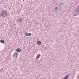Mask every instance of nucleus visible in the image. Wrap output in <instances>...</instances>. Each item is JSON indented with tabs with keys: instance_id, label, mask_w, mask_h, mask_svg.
<instances>
[{
	"instance_id": "nucleus-14",
	"label": "nucleus",
	"mask_w": 79,
	"mask_h": 79,
	"mask_svg": "<svg viewBox=\"0 0 79 79\" xmlns=\"http://www.w3.org/2000/svg\"><path fill=\"white\" fill-rule=\"evenodd\" d=\"M78 6H79V5L77 6V7H78Z\"/></svg>"
},
{
	"instance_id": "nucleus-6",
	"label": "nucleus",
	"mask_w": 79,
	"mask_h": 79,
	"mask_svg": "<svg viewBox=\"0 0 79 79\" xmlns=\"http://www.w3.org/2000/svg\"><path fill=\"white\" fill-rule=\"evenodd\" d=\"M18 54L17 53V52H16L14 54L13 56H14L15 57H16H16L18 56Z\"/></svg>"
},
{
	"instance_id": "nucleus-9",
	"label": "nucleus",
	"mask_w": 79,
	"mask_h": 79,
	"mask_svg": "<svg viewBox=\"0 0 79 79\" xmlns=\"http://www.w3.org/2000/svg\"><path fill=\"white\" fill-rule=\"evenodd\" d=\"M17 52H20L21 51V50L19 48H17L16 50Z\"/></svg>"
},
{
	"instance_id": "nucleus-10",
	"label": "nucleus",
	"mask_w": 79,
	"mask_h": 79,
	"mask_svg": "<svg viewBox=\"0 0 79 79\" xmlns=\"http://www.w3.org/2000/svg\"><path fill=\"white\" fill-rule=\"evenodd\" d=\"M57 11H58V8L57 7H56L55 8V10H54V13H56L57 12Z\"/></svg>"
},
{
	"instance_id": "nucleus-1",
	"label": "nucleus",
	"mask_w": 79,
	"mask_h": 79,
	"mask_svg": "<svg viewBox=\"0 0 79 79\" xmlns=\"http://www.w3.org/2000/svg\"><path fill=\"white\" fill-rule=\"evenodd\" d=\"M0 17H6L7 16V12L6 10H3L0 13Z\"/></svg>"
},
{
	"instance_id": "nucleus-5",
	"label": "nucleus",
	"mask_w": 79,
	"mask_h": 79,
	"mask_svg": "<svg viewBox=\"0 0 79 79\" xmlns=\"http://www.w3.org/2000/svg\"><path fill=\"white\" fill-rule=\"evenodd\" d=\"M25 35L26 36H29L31 35V33L26 32L25 33Z\"/></svg>"
},
{
	"instance_id": "nucleus-3",
	"label": "nucleus",
	"mask_w": 79,
	"mask_h": 79,
	"mask_svg": "<svg viewBox=\"0 0 79 79\" xmlns=\"http://www.w3.org/2000/svg\"><path fill=\"white\" fill-rule=\"evenodd\" d=\"M22 21H23V19L21 18H20L17 19V21H18L19 23H20L22 22Z\"/></svg>"
},
{
	"instance_id": "nucleus-12",
	"label": "nucleus",
	"mask_w": 79,
	"mask_h": 79,
	"mask_svg": "<svg viewBox=\"0 0 79 79\" xmlns=\"http://www.w3.org/2000/svg\"><path fill=\"white\" fill-rule=\"evenodd\" d=\"M37 44L38 45H40V44H41V42H40V41H38L37 42Z\"/></svg>"
},
{
	"instance_id": "nucleus-4",
	"label": "nucleus",
	"mask_w": 79,
	"mask_h": 79,
	"mask_svg": "<svg viewBox=\"0 0 79 79\" xmlns=\"http://www.w3.org/2000/svg\"><path fill=\"white\" fill-rule=\"evenodd\" d=\"M73 16H77L78 15V14L77 13V12H76V10L74 11L73 12Z\"/></svg>"
},
{
	"instance_id": "nucleus-8",
	"label": "nucleus",
	"mask_w": 79,
	"mask_h": 79,
	"mask_svg": "<svg viewBox=\"0 0 79 79\" xmlns=\"http://www.w3.org/2000/svg\"><path fill=\"white\" fill-rule=\"evenodd\" d=\"M76 11L77 13L78 14V15H79V7L77 8L76 10Z\"/></svg>"
},
{
	"instance_id": "nucleus-7",
	"label": "nucleus",
	"mask_w": 79,
	"mask_h": 79,
	"mask_svg": "<svg viewBox=\"0 0 79 79\" xmlns=\"http://www.w3.org/2000/svg\"><path fill=\"white\" fill-rule=\"evenodd\" d=\"M68 78H69V75H67L65 76L64 77L63 79H68Z\"/></svg>"
},
{
	"instance_id": "nucleus-11",
	"label": "nucleus",
	"mask_w": 79,
	"mask_h": 79,
	"mask_svg": "<svg viewBox=\"0 0 79 79\" xmlns=\"http://www.w3.org/2000/svg\"><path fill=\"white\" fill-rule=\"evenodd\" d=\"M62 5H63V3H59V5H58L59 6H62Z\"/></svg>"
},
{
	"instance_id": "nucleus-2",
	"label": "nucleus",
	"mask_w": 79,
	"mask_h": 79,
	"mask_svg": "<svg viewBox=\"0 0 79 79\" xmlns=\"http://www.w3.org/2000/svg\"><path fill=\"white\" fill-rule=\"evenodd\" d=\"M63 9L61 7H59L58 8V11L59 13L63 11Z\"/></svg>"
},
{
	"instance_id": "nucleus-13",
	"label": "nucleus",
	"mask_w": 79,
	"mask_h": 79,
	"mask_svg": "<svg viewBox=\"0 0 79 79\" xmlns=\"http://www.w3.org/2000/svg\"><path fill=\"white\" fill-rule=\"evenodd\" d=\"M0 42L1 43H2V44L5 43V41H4L3 40H0Z\"/></svg>"
}]
</instances>
